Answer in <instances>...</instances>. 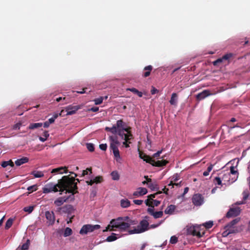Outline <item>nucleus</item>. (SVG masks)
<instances>
[{
    "label": "nucleus",
    "mask_w": 250,
    "mask_h": 250,
    "mask_svg": "<svg viewBox=\"0 0 250 250\" xmlns=\"http://www.w3.org/2000/svg\"><path fill=\"white\" fill-rule=\"evenodd\" d=\"M105 130L114 134V135L109 137V149L111 151H112L114 156L117 161L121 158L118 149L120 143L116 134H118L122 140H124L123 145L125 147L128 148L129 147V144L131 143V141L134 139L131 131V127L126 126L125 123L123 120H119L116 122V125H113L112 127H105Z\"/></svg>",
    "instance_id": "obj_1"
},
{
    "label": "nucleus",
    "mask_w": 250,
    "mask_h": 250,
    "mask_svg": "<svg viewBox=\"0 0 250 250\" xmlns=\"http://www.w3.org/2000/svg\"><path fill=\"white\" fill-rule=\"evenodd\" d=\"M72 184L73 181L69 180L68 176H64L58 181V183L56 185L53 183L46 185L43 188V192L48 193L51 192H57L58 188H60V191L62 192L67 189Z\"/></svg>",
    "instance_id": "obj_2"
},
{
    "label": "nucleus",
    "mask_w": 250,
    "mask_h": 250,
    "mask_svg": "<svg viewBox=\"0 0 250 250\" xmlns=\"http://www.w3.org/2000/svg\"><path fill=\"white\" fill-rule=\"evenodd\" d=\"M116 222L117 229L121 231L126 230L132 225H136L137 222L135 220L129 219V217H119L116 219H113L112 222Z\"/></svg>",
    "instance_id": "obj_3"
},
{
    "label": "nucleus",
    "mask_w": 250,
    "mask_h": 250,
    "mask_svg": "<svg viewBox=\"0 0 250 250\" xmlns=\"http://www.w3.org/2000/svg\"><path fill=\"white\" fill-rule=\"evenodd\" d=\"M75 210L72 205L68 204L62 207H59L57 208L56 211L60 214H66L67 218H69L67 223L69 224L72 222V220L75 217Z\"/></svg>",
    "instance_id": "obj_4"
},
{
    "label": "nucleus",
    "mask_w": 250,
    "mask_h": 250,
    "mask_svg": "<svg viewBox=\"0 0 250 250\" xmlns=\"http://www.w3.org/2000/svg\"><path fill=\"white\" fill-rule=\"evenodd\" d=\"M70 187H71L70 186L65 190H66L65 193H71V194L69 196L61 197L56 199L54 203L55 206L60 207L64 203L67 202L69 199L71 200L74 199V194H76V192H73V190L71 188H70Z\"/></svg>",
    "instance_id": "obj_5"
},
{
    "label": "nucleus",
    "mask_w": 250,
    "mask_h": 250,
    "mask_svg": "<svg viewBox=\"0 0 250 250\" xmlns=\"http://www.w3.org/2000/svg\"><path fill=\"white\" fill-rule=\"evenodd\" d=\"M148 226L149 223L147 220L146 219H144L140 222L139 225L136 228L128 230V233L130 234H132L144 232L148 229Z\"/></svg>",
    "instance_id": "obj_6"
},
{
    "label": "nucleus",
    "mask_w": 250,
    "mask_h": 250,
    "mask_svg": "<svg viewBox=\"0 0 250 250\" xmlns=\"http://www.w3.org/2000/svg\"><path fill=\"white\" fill-rule=\"evenodd\" d=\"M187 233L188 234L197 236L198 238H201L205 234L204 230L201 231V226H200L189 227L187 229Z\"/></svg>",
    "instance_id": "obj_7"
},
{
    "label": "nucleus",
    "mask_w": 250,
    "mask_h": 250,
    "mask_svg": "<svg viewBox=\"0 0 250 250\" xmlns=\"http://www.w3.org/2000/svg\"><path fill=\"white\" fill-rule=\"evenodd\" d=\"M101 228L99 225L87 224L83 225L81 228L80 233L82 235L86 234L88 232H92L95 230H97Z\"/></svg>",
    "instance_id": "obj_8"
},
{
    "label": "nucleus",
    "mask_w": 250,
    "mask_h": 250,
    "mask_svg": "<svg viewBox=\"0 0 250 250\" xmlns=\"http://www.w3.org/2000/svg\"><path fill=\"white\" fill-rule=\"evenodd\" d=\"M70 173L74 175V177H69V180L73 181V184H72V185L70 186L71 187H70V188H71L73 190V192H76V193H77L78 192L77 190V182L79 183L80 180L79 179L75 178V177H76L78 176L77 174L73 172H70ZM68 176H69L68 175Z\"/></svg>",
    "instance_id": "obj_9"
},
{
    "label": "nucleus",
    "mask_w": 250,
    "mask_h": 250,
    "mask_svg": "<svg viewBox=\"0 0 250 250\" xmlns=\"http://www.w3.org/2000/svg\"><path fill=\"white\" fill-rule=\"evenodd\" d=\"M192 201L195 206H199L203 203L204 197L200 194H195L192 197Z\"/></svg>",
    "instance_id": "obj_10"
},
{
    "label": "nucleus",
    "mask_w": 250,
    "mask_h": 250,
    "mask_svg": "<svg viewBox=\"0 0 250 250\" xmlns=\"http://www.w3.org/2000/svg\"><path fill=\"white\" fill-rule=\"evenodd\" d=\"M45 215L49 225H53L55 221V217L54 212L53 211H46L45 212Z\"/></svg>",
    "instance_id": "obj_11"
},
{
    "label": "nucleus",
    "mask_w": 250,
    "mask_h": 250,
    "mask_svg": "<svg viewBox=\"0 0 250 250\" xmlns=\"http://www.w3.org/2000/svg\"><path fill=\"white\" fill-rule=\"evenodd\" d=\"M80 108V105H69L65 107V110L67 112L66 115H73Z\"/></svg>",
    "instance_id": "obj_12"
},
{
    "label": "nucleus",
    "mask_w": 250,
    "mask_h": 250,
    "mask_svg": "<svg viewBox=\"0 0 250 250\" xmlns=\"http://www.w3.org/2000/svg\"><path fill=\"white\" fill-rule=\"evenodd\" d=\"M240 213V209L239 208H231L226 214V217L230 218L238 216Z\"/></svg>",
    "instance_id": "obj_13"
},
{
    "label": "nucleus",
    "mask_w": 250,
    "mask_h": 250,
    "mask_svg": "<svg viewBox=\"0 0 250 250\" xmlns=\"http://www.w3.org/2000/svg\"><path fill=\"white\" fill-rule=\"evenodd\" d=\"M147 212L152 215L155 219L161 218L163 215V212L162 211H159L155 212L154 208H148L147 209Z\"/></svg>",
    "instance_id": "obj_14"
},
{
    "label": "nucleus",
    "mask_w": 250,
    "mask_h": 250,
    "mask_svg": "<svg viewBox=\"0 0 250 250\" xmlns=\"http://www.w3.org/2000/svg\"><path fill=\"white\" fill-rule=\"evenodd\" d=\"M232 56V54L229 53L224 55L222 58L217 59L213 62V64L214 66L218 65L219 63L223 62L224 60H228Z\"/></svg>",
    "instance_id": "obj_15"
},
{
    "label": "nucleus",
    "mask_w": 250,
    "mask_h": 250,
    "mask_svg": "<svg viewBox=\"0 0 250 250\" xmlns=\"http://www.w3.org/2000/svg\"><path fill=\"white\" fill-rule=\"evenodd\" d=\"M147 192V190L145 188H139L137 190L134 191L133 195L135 197H139L146 194Z\"/></svg>",
    "instance_id": "obj_16"
},
{
    "label": "nucleus",
    "mask_w": 250,
    "mask_h": 250,
    "mask_svg": "<svg viewBox=\"0 0 250 250\" xmlns=\"http://www.w3.org/2000/svg\"><path fill=\"white\" fill-rule=\"evenodd\" d=\"M139 157L141 159H143L144 161H146V163L151 164L152 166V164H153L154 160L152 159V158L150 156L147 155L146 154L140 152Z\"/></svg>",
    "instance_id": "obj_17"
},
{
    "label": "nucleus",
    "mask_w": 250,
    "mask_h": 250,
    "mask_svg": "<svg viewBox=\"0 0 250 250\" xmlns=\"http://www.w3.org/2000/svg\"><path fill=\"white\" fill-rule=\"evenodd\" d=\"M209 91L208 90H205L201 93H198L196 95V99L197 100L200 101L205 99L207 96L210 95Z\"/></svg>",
    "instance_id": "obj_18"
},
{
    "label": "nucleus",
    "mask_w": 250,
    "mask_h": 250,
    "mask_svg": "<svg viewBox=\"0 0 250 250\" xmlns=\"http://www.w3.org/2000/svg\"><path fill=\"white\" fill-rule=\"evenodd\" d=\"M67 172V167H61L54 168L51 171V173H55L57 174H62L63 173H66Z\"/></svg>",
    "instance_id": "obj_19"
},
{
    "label": "nucleus",
    "mask_w": 250,
    "mask_h": 250,
    "mask_svg": "<svg viewBox=\"0 0 250 250\" xmlns=\"http://www.w3.org/2000/svg\"><path fill=\"white\" fill-rule=\"evenodd\" d=\"M161 158L163 159L164 157H162ZM168 163V161L162 159L161 160H158L157 161H155L154 160L153 162V164H152V166L157 167H162L166 166Z\"/></svg>",
    "instance_id": "obj_20"
},
{
    "label": "nucleus",
    "mask_w": 250,
    "mask_h": 250,
    "mask_svg": "<svg viewBox=\"0 0 250 250\" xmlns=\"http://www.w3.org/2000/svg\"><path fill=\"white\" fill-rule=\"evenodd\" d=\"M230 174H231L233 175L234 176L232 178V181L231 183H233L235 181L238 177L239 173L237 170H235V167L233 166H231L230 167Z\"/></svg>",
    "instance_id": "obj_21"
},
{
    "label": "nucleus",
    "mask_w": 250,
    "mask_h": 250,
    "mask_svg": "<svg viewBox=\"0 0 250 250\" xmlns=\"http://www.w3.org/2000/svg\"><path fill=\"white\" fill-rule=\"evenodd\" d=\"M112 219L110 221L109 224L107 225L105 229L103 230L104 232L107 231H114L116 230L115 228L117 229V227L115 226V225H116V222H112Z\"/></svg>",
    "instance_id": "obj_22"
},
{
    "label": "nucleus",
    "mask_w": 250,
    "mask_h": 250,
    "mask_svg": "<svg viewBox=\"0 0 250 250\" xmlns=\"http://www.w3.org/2000/svg\"><path fill=\"white\" fill-rule=\"evenodd\" d=\"M239 218H237L234 219H233L232 221H231L230 222H229V224H228L225 227V228H228V229H233V227L235 225H236L237 223H238L240 221Z\"/></svg>",
    "instance_id": "obj_23"
},
{
    "label": "nucleus",
    "mask_w": 250,
    "mask_h": 250,
    "mask_svg": "<svg viewBox=\"0 0 250 250\" xmlns=\"http://www.w3.org/2000/svg\"><path fill=\"white\" fill-rule=\"evenodd\" d=\"M176 209V206L174 205L168 206L165 210V213L167 214H172Z\"/></svg>",
    "instance_id": "obj_24"
},
{
    "label": "nucleus",
    "mask_w": 250,
    "mask_h": 250,
    "mask_svg": "<svg viewBox=\"0 0 250 250\" xmlns=\"http://www.w3.org/2000/svg\"><path fill=\"white\" fill-rule=\"evenodd\" d=\"M178 95L176 93H173L171 95L169 103L171 105H176L177 104Z\"/></svg>",
    "instance_id": "obj_25"
},
{
    "label": "nucleus",
    "mask_w": 250,
    "mask_h": 250,
    "mask_svg": "<svg viewBox=\"0 0 250 250\" xmlns=\"http://www.w3.org/2000/svg\"><path fill=\"white\" fill-rule=\"evenodd\" d=\"M152 68L153 67L151 65H148L146 66L144 69L146 72L143 74V76L145 78L149 76L150 74V72L152 70Z\"/></svg>",
    "instance_id": "obj_26"
},
{
    "label": "nucleus",
    "mask_w": 250,
    "mask_h": 250,
    "mask_svg": "<svg viewBox=\"0 0 250 250\" xmlns=\"http://www.w3.org/2000/svg\"><path fill=\"white\" fill-rule=\"evenodd\" d=\"M29 159L27 157H22V158L19 159L15 161V164L17 166H20L23 164L28 162Z\"/></svg>",
    "instance_id": "obj_27"
},
{
    "label": "nucleus",
    "mask_w": 250,
    "mask_h": 250,
    "mask_svg": "<svg viewBox=\"0 0 250 250\" xmlns=\"http://www.w3.org/2000/svg\"><path fill=\"white\" fill-rule=\"evenodd\" d=\"M120 204L123 208H126L130 206V202L127 199H122L120 201Z\"/></svg>",
    "instance_id": "obj_28"
},
{
    "label": "nucleus",
    "mask_w": 250,
    "mask_h": 250,
    "mask_svg": "<svg viewBox=\"0 0 250 250\" xmlns=\"http://www.w3.org/2000/svg\"><path fill=\"white\" fill-rule=\"evenodd\" d=\"M43 124L42 123H32L30 124L28 126L30 129H34L35 128L41 127L42 126Z\"/></svg>",
    "instance_id": "obj_29"
},
{
    "label": "nucleus",
    "mask_w": 250,
    "mask_h": 250,
    "mask_svg": "<svg viewBox=\"0 0 250 250\" xmlns=\"http://www.w3.org/2000/svg\"><path fill=\"white\" fill-rule=\"evenodd\" d=\"M1 166L3 167H6L8 166H10L11 167H13L14 166V164L11 160H10L7 161L2 162Z\"/></svg>",
    "instance_id": "obj_30"
},
{
    "label": "nucleus",
    "mask_w": 250,
    "mask_h": 250,
    "mask_svg": "<svg viewBox=\"0 0 250 250\" xmlns=\"http://www.w3.org/2000/svg\"><path fill=\"white\" fill-rule=\"evenodd\" d=\"M222 179V181H223L224 182H230V173H226L223 174L222 175H221L220 176Z\"/></svg>",
    "instance_id": "obj_31"
},
{
    "label": "nucleus",
    "mask_w": 250,
    "mask_h": 250,
    "mask_svg": "<svg viewBox=\"0 0 250 250\" xmlns=\"http://www.w3.org/2000/svg\"><path fill=\"white\" fill-rule=\"evenodd\" d=\"M31 174L33 175L35 178H41L44 176V174L42 171L34 170L31 172Z\"/></svg>",
    "instance_id": "obj_32"
},
{
    "label": "nucleus",
    "mask_w": 250,
    "mask_h": 250,
    "mask_svg": "<svg viewBox=\"0 0 250 250\" xmlns=\"http://www.w3.org/2000/svg\"><path fill=\"white\" fill-rule=\"evenodd\" d=\"M222 179L220 176L215 177L213 180V182L215 185L223 186Z\"/></svg>",
    "instance_id": "obj_33"
},
{
    "label": "nucleus",
    "mask_w": 250,
    "mask_h": 250,
    "mask_svg": "<svg viewBox=\"0 0 250 250\" xmlns=\"http://www.w3.org/2000/svg\"><path fill=\"white\" fill-rule=\"evenodd\" d=\"M127 90L130 91L134 94H137L139 97H142L143 96L142 92L139 91L135 88H127Z\"/></svg>",
    "instance_id": "obj_34"
},
{
    "label": "nucleus",
    "mask_w": 250,
    "mask_h": 250,
    "mask_svg": "<svg viewBox=\"0 0 250 250\" xmlns=\"http://www.w3.org/2000/svg\"><path fill=\"white\" fill-rule=\"evenodd\" d=\"M148 187L150 188L152 190L156 191L159 189V187L156 182L151 183L148 184Z\"/></svg>",
    "instance_id": "obj_35"
},
{
    "label": "nucleus",
    "mask_w": 250,
    "mask_h": 250,
    "mask_svg": "<svg viewBox=\"0 0 250 250\" xmlns=\"http://www.w3.org/2000/svg\"><path fill=\"white\" fill-rule=\"evenodd\" d=\"M116 234L112 233L111 235L108 236L106 238L105 241L107 242H110L116 240L118 238L116 237Z\"/></svg>",
    "instance_id": "obj_36"
},
{
    "label": "nucleus",
    "mask_w": 250,
    "mask_h": 250,
    "mask_svg": "<svg viewBox=\"0 0 250 250\" xmlns=\"http://www.w3.org/2000/svg\"><path fill=\"white\" fill-rule=\"evenodd\" d=\"M43 137L41 136L39 137V140L42 142H44L47 140V138L49 136V134L47 131H45L43 132Z\"/></svg>",
    "instance_id": "obj_37"
},
{
    "label": "nucleus",
    "mask_w": 250,
    "mask_h": 250,
    "mask_svg": "<svg viewBox=\"0 0 250 250\" xmlns=\"http://www.w3.org/2000/svg\"><path fill=\"white\" fill-rule=\"evenodd\" d=\"M111 176L112 177V179L113 180H118L120 178L119 174L116 171H112L111 173Z\"/></svg>",
    "instance_id": "obj_38"
},
{
    "label": "nucleus",
    "mask_w": 250,
    "mask_h": 250,
    "mask_svg": "<svg viewBox=\"0 0 250 250\" xmlns=\"http://www.w3.org/2000/svg\"><path fill=\"white\" fill-rule=\"evenodd\" d=\"M226 229V231H224L222 233V235L223 237H226L229 234L233 233L234 232V229H230L228 228H225Z\"/></svg>",
    "instance_id": "obj_39"
},
{
    "label": "nucleus",
    "mask_w": 250,
    "mask_h": 250,
    "mask_svg": "<svg viewBox=\"0 0 250 250\" xmlns=\"http://www.w3.org/2000/svg\"><path fill=\"white\" fill-rule=\"evenodd\" d=\"M72 234V230L70 228L67 227L64 231L63 236L64 237H67L71 235Z\"/></svg>",
    "instance_id": "obj_40"
},
{
    "label": "nucleus",
    "mask_w": 250,
    "mask_h": 250,
    "mask_svg": "<svg viewBox=\"0 0 250 250\" xmlns=\"http://www.w3.org/2000/svg\"><path fill=\"white\" fill-rule=\"evenodd\" d=\"M30 245V240H27L26 243L22 245L21 247V250H28Z\"/></svg>",
    "instance_id": "obj_41"
},
{
    "label": "nucleus",
    "mask_w": 250,
    "mask_h": 250,
    "mask_svg": "<svg viewBox=\"0 0 250 250\" xmlns=\"http://www.w3.org/2000/svg\"><path fill=\"white\" fill-rule=\"evenodd\" d=\"M213 167V165L210 164L207 168V169L203 172L204 176H207L209 175V172L211 171Z\"/></svg>",
    "instance_id": "obj_42"
},
{
    "label": "nucleus",
    "mask_w": 250,
    "mask_h": 250,
    "mask_svg": "<svg viewBox=\"0 0 250 250\" xmlns=\"http://www.w3.org/2000/svg\"><path fill=\"white\" fill-rule=\"evenodd\" d=\"M13 222V220L12 218H9L8 219V220L6 221L5 228L6 229H9L12 225Z\"/></svg>",
    "instance_id": "obj_43"
},
{
    "label": "nucleus",
    "mask_w": 250,
    "mask_h": 250,
    "mask_svg": "<svg viewBox=\"0 0 250 250\" xmlns=\"http://www.w3.org/2000/svg\"><path fill=\"white\" fill-rule=\"evenodd\" d=\"M161 202L157 200H152L151 201V206L150 208H154V207H157L160 204Z\"/></svg>",
    "instance_id": "obj_44"
},
{
    "label": "nucleus",
    "mask_w": 250,
    "mask_h": 250,
    "mask_svg": "<svg viewBox=\"0 0 250 250\" xmlns=\"http://www.w3.org/2000/svg\"><path fill=\"white\" fill-rule=\"evenodd\" d=\"M162 193V191H157L155 193L152 194H150V195H148L147 197L148 198H149V199L151 200V201H152V200H154L153 199L156 197V195H157L158 194H161Z\"/></svg>",
    "instance_id": "obj_45"
},
{
    "label": "nucleus",
    "mask_w": 250,
    "mask_h": 250,
    "mask_svg": "<svg viewBox=\"0 0 250 250\" xmlns=\"http://www.w3.org/2000/svg\"><path fill=\"white\" fill-rule=\"evenodd\" d=\"M38 189V187L36 185H34L31 186H29L27 188V190L30 192L36 191Z\"/></svg>",
    "instance_id": "obj_46"
},
{
    "label": "nucleus",
    "mask_w": 250,
    "mask_h": 250,
    "mask_svg": "<svg viewBox=\"0 0 250 250\" xmlns=\"http://www.w3.org/2000/svg\"><path fill=\"white\" fill-rule=\"evenodd\" d=\"M34 209V206H28L23 208V210L25 212H27L30 213L32 212Z\"/></svg>",
    "instance_id": "obj_47"
},
{
    "label": "nucleus",
    "mask_w": 250,
    "mask_h": 250,
    "mask_svg": "<svg viewBox=\"0 0 250 250\" xmlns=\"http://www.w3.org/2000/svg\"><path fill=\"white\" fill-rule=\"evenodd\" d=\"M86 147H87V149L90 152H92L94 150V146L93 144L87 143L86 144Z\"/></svg>",
    "instance_id": "obj_48"
},
{
    "label": "nucleus",
    "mask_w": 250,
    "mask_h": 250,
    "mask_svg": "<svg viewBox=\"0 0 250 250\" xmlns=\"http://www.w3.org/2000/svg\"><path fill=\"white\" fill-rule=\"evenodd\" d=\"M94 182L96 184L101 183L103 181V178L101 176H98L96 177L94 179Z\"/></svg>",
    "instance_id": "obj_49"
},
{
    "label": "nucleus",
    "mask_w": 250,
    "mask_h": 250,
    "mask_svg": "<svg viewBox=\"0 0 250 250\" xmlns=\"http://www.w3.org/2000/svg\"><path fill=\"white\" fill-rule=\"evenodd\" d=\"M213 222L212 221H208L206 222L203 225L206 229H210L213 226Z\"/></svg>",
    "instance_id": "obj_50"
},
{
    "label": "nucleus",
    "mask_w": 250,
    "mask_h": 250,
    "mask_svg": "<svg viewBox=\"0 0 250 250\" xmlns=\"http://www.w3.org/2000/svg\"><path fill=\"white\" fill-rule=\"evenodd\" d=\"M58 114H55L53 115V116L52 118L49 119V120L47 121V122L50 124H52L54 122L55 119H57L58 118Z\"/></svg>",
    "instance_id": "obj_51"
},
{
    "label": "nucleus",
    "mask_w": 250,
    "mask_h": 250,
    "mask_svg": "<svg viewBox=\"0 0 250 250\" xmlns=\"http://www.w3.org/2000/svg\"><path fill=\"white\" fill-rule=\"evenodd\" d=\"M103 99H104V98L103 97H101L100 98L95 99L94 100V101L95 102V104L96 105L101 104L103 102Z\"/></svg>",
    "instance_id": "obj_52"
},
{
    "label": "nucleus",
    "mask_w": 250,
    "mask_h": 250,
    "mask_svg": "<svg viewBox=\"0 0 250 250\" xmlns=\"http://www.w3.org/2000/svg\"><path fill=\"white\" fill-rule=\"evenodd\" d=\"M178 242V238L175 236H172L170 239V243L172 244H175Z\"/></svg>",
    "instance_id": "obj_53"
},
{
    "label": "nucleus",
    "mask_w": 250,
    "mask_h": 250,
    "mask_svg": "<svg viewBox=\"0 0 250 250\" xmlns=\"http://www.w3.org/2000/svg\"><path fill=\"white\" fill-rule=\"evenodd\" d=\"M88 171H90V173H92L91 168H87L85 170H83L81 176L83 177L86 175H87Z\"/></svg>",
    "instance_id": "obj_54"
},
{
    "label": "nucleus",
    "mask_w": 250,
    "mask_h": 250,
    "mask_svg": "<svg viewBox=\"0 0 250 250\" xmlns=\"http://www.w3.org/2000/svg\"><path fill=\"white\" fill-rule=\"evenodd\" d=\"M162 152V150H161L160 151H158L156 153H154L152 155V159L153 158H156V159L159 158Z\"/></svg>",
    "instance_id": "obj_55"
},
{
    "label": "nucleus",
    "mask_w": 250,
    "mask_h": 250,
    "mask_svg": "<svg viewBox=\"0 0 250 250\" xmlns=\"http://www.w3.org/2000/svg\"><path fill=\"white\" fill-rule=\"evenodd\" d=\"M243 200L244 201H245L246 200H247L249 196V191H244L243 192Z\"/></svg>",
    "instance_id": "obj_56"
},
{
    "label": "nucleus",
    "mask_w": 250,
    "mask_h": 250,
    "mask_svg": "<svg viewBox=\"0 0 250 250\" xmlns=\"http://www.w3.org/2000/svg\"><path fill=\"white\" fill-rule=\"evenodd\" d=\"M100 148L104 151H105L107 149V145L106 144H102L99 145Z\"/></svg>",
    "instance_id": "obj_57"
},
{
    "label": "nucleus",
    "mask_w": 250,
    "mask_h": 250,
    "mask_svg": "<svg viewBox=\"0 0 250 250\" xmlns=\"http://www.w3.org/2000/svg\"><path fill=\"white\" fill-rule=\"evenodd\" d=\"M164 222L163 220H162L158 224H153V225H151L150 226V229H154V228H156L157 227H158V226H159L163 222Z\"/></svg>",
    "instance_id": "obj_58"
},
{
    "label": "nucleus",
    "mask_w": 250,
    "mask_h": 250,
    "mask_svg": "<svg viewBox=\"0 0 250 250\" xmlns=\"http://www.w3.org/2000/svg\"><path fill=\"white\" fill-rule=\"evenodd\" d=\"M179 179V176L178 175V174H176L174 175L172 177V180L173 182H176V181H178Z\"/></svg>",
    "instance_id": "obj_59"
},
{
    "label": "nucleus",
    "mask_w": 250,
    "mask_h": 250,
    "mask_svg": "<svg viewBox=\"0 0 250 250\" xmlns=\"http://www.w3.org/2000/svg\"><path fill=\"white\" fill-rule=\"evenodd\" d=\"M99 107L97 106L92 107L91 108L89 109L88 110L89 111H92V112H97L99 111Z\"/></svg>",
    "instance_id": "obj_60"
},
{
    "label": "nucleus",
    "mask_w": 250,
    "mask_h": 250,
    "mask_svg": "<svg viewBox=\"0 0 250 250\" xmlns=\"http://www.w3.org/2000/svg\"><path fill=\"white\" fill-rule=\"evenodd\" d=\"M143 202V201L142 200H134L133 203L138 205H141Z\"/></svg>",
    "instance_id": "obj_61"
},
{
    "label": "nucleus",
    "mask_w": 250,
    "mask_h": 250,
    "mask_svg": "<svg viewBox=\"0 0 250 250\" xmlns=\"http://www.w3.org/2000/svg\"><path fill=\"white\" fill-rule=\"evenodd\" d=\"M158 90H157L156 88H155L153 86H152V89L151 90V94L152 95H154L155 94V93H158Z\"/></svg>",
    "instance_id": "obj_62"
},
{
    "label": "nucleus",
    "mask_w": 250,
    "mask_h": 250,
    "mask_svg": "<svg viewBox=\"0 0 250 250\" xmlns=\"http://www.w3.org/2000/svg\"><path fill=\"white\" fill-rule=\"evenodd\" d=\"M145 204L147 206H148V207H150V206H151V200L149 199V198H147V199H146V200H145Z\"/></svg>",
    "instance_id": "obj_63"
},
{
    "label": "nucleus",
    "mask_w": 250,
    "mask_h": 250,
    "mask_svg": "<svg viewBox=\"0 0 250 250\" xmlns=\"http://www.w3.org/2000/svg\"><path fill=\"white\" fill-rule=\"evenodd\" d=\"M21 125V123H17L16 124H15L14 126H13V129H19L20 128V126Z\"/></svg>",
    "instance_id": "obj_64"
}]
</instances>
